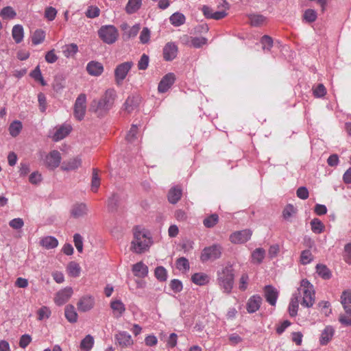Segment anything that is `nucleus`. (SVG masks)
Wrapping results in <instances>:
<instances>
[{
	"mask_svg": "<svg viewBox=\"0 0 351 351\" xmlns=\"http://www.w3.org/2000/svg\"><path fill=\"white\" fill-rule=\"evenodd\" d=\"M87 72L93 76H98L104 71L102 64L98 62L91 61L86 66Z\"/></svg>",
	"mask_w": 351,
	"mask_h": 351,
	"instance_id": "nucleus-24",
	"label": "nucleus"
},
{
	"mask_svg": "<svg viewBox=\"0 0 351 351\" xmlns=\"http://www.w3.org/2000/svg\"><path fill=\"white\" fill-rule=\"evenodd\" d=\"M221 255V247L219 245L214 244L204 248L200 259L202 262H206L208 260H216L220 258Z\"/></svg>",
	"mask_w": 351,
	"mask_h": 351,
	"instance_id": "nucleus-7",
	"label": "nucleus"
},
{
	"mask_svg": "<svg viewBox=\"0 0 351 351\" xmlns=\"http://www.w3.org/2000/svg\"><path fill=\"white\" fill-rule=\"evenodd\" d=\"M265 256V250L263 248L258 247L253 251L252 254V261L254 263L260 264L263 262Z\"/></svg>",
	"mask_w": 351,
	"mask_h": 351,
	"instance_id": "nucleus-37",
	"label": "nucleus"
},
{
	"mask_svg": "<svg viewBox=\"0 0 351 351\" xmlns=\"http://www.w3.org/2000/svg\"><path fill=\"white\" fill-rule=\"evenodd\" d=\"M176 76L173 73H169L162 77L158 86L159 93H166L174 84Z\"/></svg>",
	"mask_w": 351,
	"mask_h": 351,
	"instance_id": "nucleus-13",
	"label": "nucleus"
},
{
	"mask_svg": "<svg viewBox=\"0 0 351 351\" xmlns=\"http://www.w3.org/2000/svg\"><path fill=\"white\" fill-rule=\"evenodd\" d=\"M30 75L36 81L40 82L43 86H45L46 83L42 76L39 66H37L30 73Z\"/></svg>",
	"mask_w": 351,
	"mask_h": 351,
	"instance_id": "nucleus-49",
	"label": "nucleus"
},
{
	"mask_svg": "<svg viewBox=\"0 0 351 351\" xmlns=\"http://www.w3.org/2000/svg\"><path fill=\"white\" fill-rule=\"evenodd\" d=\"M209 276L204 273H195L191 276L192 282L197 285L202 286L209 282Z\"/></svg>",
	"mask_w": 351,
	"mask_h": 351,
	"instance_id": "nucleus-27",
	"label": "nucleus"
},
{
	"mask_svg": "<svg viewBox=\"0 0 351 351\" xmlns=\"http://www.w3.org/2000/svg\"><path fill=\"white\" fill-rule=\"evenodd\" d=\"M73 293V291L71 287H65L56 294L54 302L58 306H62L69 301Z\"/></svg>",
	"mask_w": 351,
	"mask_h": 351,
	"instance_id": "nucleus-11",
	"label": "nucleus"
},
{
	"mask_svg": "<svg viewBox=\"0 0 351 351\" xmlns=\"http://www.w3.org/2000/svg\"><path fill=\"white\" fill-rule=\"evenodd\" d=\"M344 260L351 265V243H348L344 247Z\"/></svg>",
	"mask_w": 351,
	"mask_h": 351,
	"instance_id": "nucleus-64",
	"label": "nucleus"
},
{
	"mask_svg": "<svg viewBox=\"0 0 351 351\" xmlns=\"http://www.w3.org/2000/svg\"><path fill=\"white\" fill-rule=\"evenodd\" d=\"M71 130L72 127L71 125L64 124L57 129L52 138L54 141H59L69 135Z\"/></svg>",
	"mask_w": 351,
	"mask_h": 351,
	"instance_id": "nucleus-21",
	"label": "nucleus"
},
{
	"mask_svg": "<svg viewBox=\"0 0 351 351\" xmlns=\"http://www.w3.org/2000/svg\"><path fill=\"white\" fill-rule=\"evenodd\" d=\"M78 52V47L75 43L65 45L62 47V53L66 58L73 57Z\"/></svg>",
	"mask_w": 351,
	"mask_h": 351,
	"instance_id": "nucleus-34",
	"label": "nucleus"
},
{
	"mask_svg": "<svg viewBox=\"0 0 351 351\" xmlns=\"http://www.w3.org/2000/svg\"><path fill=\"white\" fill-rule=\"evenodd\" d=\"M45 38V32L42 29H36L32 36V42L34 45L42 43Z\"/></svg>",
	"mask_w": 351,
	"mask_h": 351,
	"instance_id": "nucleus-41",
	"label": "nucleus"
},
{
	"mask_svg": "<svg viewBox=\"0 0 351 351\" xmlns=\"http://www.w3.org/2000/svg\"><path fill=\"white\" fill-rule=\"evenodd\" d=\"M73 242L77 250L79 252L83 251V239L80 234H75L73 236Z\"/></svg>",
	"mask_w": 351,
	"mask_h": 351,
	"instance_id": "nucleus-57",
	"label": "nucleus"
},
{
	"mask_svg": "<svg viewBox=\"0 0 351 351\" xmlns=\"http://www.w3.org/2000/svg\"><path fill=\"white\" fill-rule=\"evenodd\" d=\"M182 197V189L179 186L172 187L168 193V200L171 204H176Z\"/></svg>",
	"mask_w": 351,
	"mask_h": 351,
	"instance_id": "nucleus-26",
	"label": "nucleus"
},
{
	"mask_svg": "<svg viewBox=\"0 0 351 351\" xmlns=\"http://www.w3.org/2000/svg\"><path fill=\"white\" fill-rule=\"evenodd\" d=\"M94 343V339L90 335H87L84 338L80 343V348L84 351H89Z\"/></svg>",
	"mask_w": 351,
	"mask_h": 351,
	"instance_id": "nucleus-42",
	"label": "nucleus"
},
{
	"mask_svg": "<svg viewBox=\"0 0 351 351\" xmlns=\"http://www.w3.org/2000/svg\"><path fill=\"white\" fill-rule=\"evenodd\" d=\"M341 303L345 311V314H340L339 322L345 326H351V290L347 289L343 291L341 295Z\"/></svg>",
	"mask_w": 351,
	"mask_h": 351,
	"instance_id": "nucleus-5",
	"label": "nucleus"
},
{
	"mask_svg": "<svg viewBox=\"0 0 351 351\" xmlns=\"http://www.w3.org/2000/svg\"><path fill=\"white\" fill-rule=\"evenodd\" d=\"M177 45L172 42L167 43L162 50L163 58L165 61L173 60L178 55Z\"/></svg>",
	"mask_w": 351,
	"mask_h": 351,
	"instance_id": "nucleus-14",
	"label": "nucleus"
},
{
	"mask_svg": "<svg viewBox=\"0 0 351 351\" xmlns=\"http://www.w3.org/2000/svg\"><path fill=\"white\" fill-rule=\"evenodd\" d=\"M207 39L204 37H193L191 38V45L195 48H199L206 45Z\"/></svg>",
	"mask_w": 351,
	"mask_h": 351,
	"instance_id": "nucleus-54",
	"label": "nucleus"
},
{
	"mask_svg": "<svg viewBox=\"0 0 351 351\" xmlns=\"http://www.w3.org/2000/svg\"><path fill=\"white\" fill-rule=\"evenodd\" d=\"M134 275L138 278H145L148 275V267L142 261L134 264L132 267Z\"/></svg>",
	"mask_w": 351,
	"mask_h": 351,
	"instance_id": "nucleus-20",
	"label": "nucleus"
},
{
	"mask_svg": "<svg viewBox=\"0 0 351 351\" xmlns=\"http://www.w3.org/2000/svg\"><path fill=\"white\" fill-rule=\"evenodd\" d=\"M262 303V298L258 295H254L251 296L246 304V309L249 313H254L256 312Z\"/></svg>",
	"mask_w": 351,
	"mask_h": 351,
	"instance_id": "nucleus-17",
	"label": "nucleus"
},
{
	"mask_svg": "<svg viewBox=\"0 0 351 351\" xmlns=\"http://www.w3.org/2000/svg\"><path fill=\"white\" fill-rule=\"evenodd\" d=\"M312 231L315 234H320L324 230V225L317 218H314L311 221Z\"/></svg>",
	"mask_w": 351,
	"mask_h": 351,
	"instance_id": "nucleus-39",
	"label": "nucleus"
},
{
	"mask_svg": "<svg viewBox=\"0 0 351 351\" xmlns=\"http://www.w3.org/2000/svg\"><path fill=\"white\" fill-rule=\"evenodd\" d=\"M302 297L301 305L306 308H311L313 306L315 300V291L313 285L307 280L302 279L300 282V287L297 292L294 293L291 298L289 304V313L292 317L298 314L300 298Z\"/></svg>",
	"mask_w": 351,
	"mask_h": 351,
	"instance_id": "nucleus-1",
	"label": "nucleus"
},
{
	"mask_svg": "<svg viewBox=\"0 0 351 351\" xmlns=\"http://www.w3.org/2000/svg\"><path fill=\"white\" fill-rule=\"evenodd\" d=\"M141 101L142 97L139 95L135 94L129 96L123 104L124 110L127 112L131 113L138 108Z\"/></svg>",
	"mask_w": 351,
	"mask_h": 351,
	"instance_id": "nucleus-12",
	"label": "nucleus"
},
{
	"mask_svg": "<svg viewBox=\"0 0 351 351\" xmlns=\"http://www.w3.org/2000/svg\"><path fill=\"white\" fill-rule=\"evenodd\" d=\"M252 234L249 229L237 231L230 234V240L233 243H244L250 239Z\"/></svg>",
	"mask_w": 351,
	"mask_h": 351,
	"instance_id": "nucleus-10",
	"label": "nucleus"
},
{
	"mask_svg": "<svg viewBox=\"0 0 351 351\" xmlns=\"http://www.w3.org/2000/svg\"><path fill=\"white\" fill-rule=\"evenodd\" d=\"M139 39L141 43L146 44L150 40V30L147 27H143L141 32Z\"/></svg>",
	"mask_w": 351,
	"mask_h": 351,
	"instance_id": "nucleus-56",
	"label": "nucleus"
},
{
	"mask_svg": "<svg viewBox=\"0 0 351 351\" xmlns=\"http://www.w3.org/2000/svg\"><path fill=\"white\" fill-rule=\"evenodd\" d=\"M149 61V56L147 55H146L145 53H143L141 56V57L138 62V69L139 70H145L148 67Z\"/></svg>",
	"mask_w": 351,
	"mask_h": 351,
	"instance_id": "nucleus-55",
	"label": "nucleus"
},
{
	"mask_svg": "<svg viewBox=\"0 0 351 351\" xmlns=\"http://www.w3.org/2000/svg\"><path fill=\"white\" fill-rule=\"evenodd\" d=\"M100 10L97 6H89L86 12L88 18H95L99 15Z\"/></svg>",
	"mask_w": 351,
	"mask_h": 351,
	"instance_id": "nucleus-58",
	"label": "nucleus"
},
{
	"mask_svg": "<svg viewBox=\"0 0 351 351\" xmlns=\"http://www.w3.org/2000/svg\"><path fill=\"white\" fill-rule=\"evenodd\" d=\"M297 196L301 199H306L308 197V191L306 186H300L297 189Z\"/></svg>",
	"mask_w": 351,
	"mask_h": 351,
	"instance_id": "nucleus-63",
	"label": "nucleus"
},
{
	"mask_svg": "<svg viewBox=\"0 0 351 351\" xmlns=\"http://www.w3.org/2000/svg\"><path fill=\"white\" fill-rule=\"evenodd\" d=\"M134 240L131 243V249L136 254L147 251L152 244V237L149 231L136 226L134 229Z\"/></svg>",
	"mask_w": 351,
	"mask_h": 351,
	"instance_id": "nucleus-2",
	"label": "nucleus"
},
{
	"mask_svg": "<svg viewBox=\"0 0 351 351\" xmlns=\"http://www.w3.org/2000/svg\"><path fill=\"white\" fill-rule=\"evenodd\" d=\"M86 111V95L81 93L77 97L73 106V115L77 121L84 119Z\"/></svg>",
	"mask_w": 351,
	"mask_h": 351,
	"instance_id": "nucleus-6",
	"label": "nucleus"
},
{
	"mask_svg": "<svg viewBox=\"0 0 351 351\" xmlns=\"http://www.w3.org/2000/svg\"><path fill=\"white\" fill-rule=\"evenodd\" d=\"M110 94L106 90L103 96L98 99H94L89 110L95 113L98 117H103L108 114L109 110Z\"/></svg>",
	"mask_w": 351,
	"mask_h": 351,
	"instance_id": "nucleus-4",
	"label": "nucleus"
},
{
	"mask_svg": "<svg viewBox=\"0 0 351 351\" xmlns=\"http://www.w3.org/2000/svg\"><path fill=\"white\" fill-rule=\"evenodd\" d=\"M265 298L266 301L271 306H275L278 297V291L271 285H266L264 287Z\"/></svg>",
	"mask_w": 351,
	"mask_h": 351,
	"instance_id": "nucleus-16",
	"label": "nucleus"
},
{
	"mask_svg": "<svg viewBox=\"0 0 351 351\" xmlns=\"http://www.w3.org/2000/svg\"><path fill=\"white\" fill-rule=\"evenodd\" d=\"M99 38L105 43H110V25L102 26L98 32Z\"/></svg>",
	"mask_w": 351,
	"mask_h": 351,
	"instance_id": "nucleus-44",
	"label": "nucleus"
},
{
	"mask_svg": "<svg viewBox=\"0 0 351 351\" xmlns=\"http://www.w3.org/2000/svg\"><path fill=\"white\" fill-rule=\"evenodd\" d=\"M317 18V12L313 9H307L303 14V20L307 23H313Z\"/></svg>",
	"mask_w": 351,
	"mask_h": 351,
	"instance_id": "nucleus-46",
	"label": "nucleus"
},
{
	"mask_svg": "<svg viewBox=\"0 0 351 351\" xmlns=\"http://www.w3.org/2000/svg\"><path fill=\"white\" fill-rule=\"evenodd\" d=\"M335 333V330L331 326H327L322 330L320 338L319 343L322 346H325L328 344V343L332 339Z\"/></svg>",
	"mask_w": 351,
	"mask_h": 351,
	"instance_id": "nucleus-23",
	"label": "nucleus"
},
{
	"mask_svg": "<svg viewBox=\"0 0 351 351\" xmlns=\"http://www.w3.org/2000/svg\"><path fill=\"white\" fill-rule=\"evenodd\" d=\"M132 66L133 62L130 61L123 62L116 67L114 69V78L117 85L120 86L123 84L124 79L126 77Z\"/></svg>",
	"mask_w": 351,
	"mask_h": 351,
	"instance_id": "nucleus-8",
	"label": "nucleus"
},
{
	"mask_svg": "<svg viewBox=\"0 0 351 351\" xmlns=\"http://www.w3.org/2000/svg\"><path fill=\"white\" fill-rule=\"evenodd\" d=\"M40 244L46 249H53L58 246V241L55 237L49 236L43 238Z\"/></svg>",
	"mask_w": 351,
	"mask_h": 351,
	"instance_id": "nucleus-30",
	"label": "nucleus"
},
{
	"mask_svg": "<svg viewBox=\"0 0 351 351\" xmlns=\"http://www.w3.org/2000/svg\"><path fill=\"white\" fill-rule=\"evenodd\" d=\"M61 160L60 153L57 150H53L45 156L44 164L49 169L53 170L60 165Z\"/></svg>",
	"mask_w": 351,
	"mask_h": 351,
	"instance_id": "nucleus-9",
	"label": "nucleus"
},
{
	"mask_svg": "<svg viewBox=\"0 0 351 351\" xmlns=\"http://www.w3.org/2000/svg\"><path fill=\"white\" fill-rule=\"evenodd\" d=\"M326 94V89L322 84L317 85L316 88L313 89V95L315 97L320 98L324 97Z\"/></svg>",
	"mask_w": 351,
	"mask_h": 351,
	"instance_id": "nucleus-61",
	"label": "nucleus"
},
{
	"mask_svg": "<svg viewBox=\"0 0 351 351\" xmlns=\"http://www.w3.org/2000/svg\"><path fill=\"white\" fill-rule=\"evenodd\" d=\"M95 305L94 298L88 295H84L80 298L77 303V307L80 312H86L91 310Z\"/></svg>",
	"mask_w": 351,
	"mask_h": 351,
	"instance_id": "nucleus-15",
	"label": "nucleus"
},
{
	"mask_svg": "<svg viewBox=\"0 0 351 351\" xmlns=\"http://www.w3.org/2000/svg\"><path fill=\"white\" fill-rule=\"evenodd\" d=\"M263 50L269 51L273 46V39L267 35L263 36L261 39Z\"/></svg>",
	"mask_w": 351,
	"mask_h": 351,
	"instance_id": "nucleus-48",
	"label": "nucleus"
},
{
	"mask_svg": "<svg viewBox=\"0 0 351 351\" xmlns=\"http://www.w3.org/2000/svg\"><path fill=\"white\" fill-rule=\"evenodd\" d=\"M171 23L175 27H179L185 23L186 18L180 12L173 13L169 18Z\"/></svg>",
	"mask_w": 351,
	"mask_h": 351,
	"instance_id": "nucleus-35",
	"label": "nucleus"
},
{
	"mask_svg": "<svg viewBox=\"0 0 351 351\" xmlns=\"http://www.w3.org/2000/svg\"><path fill=\"white\" fill-rule=\"evenodd\" d=\"M217 282L223 293L232 292L234 281V273L232 265L228 264L221 270L217 271Z\"/></svg>",
	"mask_w": 351,
	"mask_h": 351,
	"instance_id": "nucleus-3",
	"label": "nucleus"
},
{
	"mask_svg": "<svg viewBox=\"0 0 351 351\" xmlns=\"http://www.w3.org/2000/svg\"><path fill=\"white\" fill-rule=\"evenodd\" d=\"M141 4V0H129L125 6V11L128 14H134L140 9Z\"/></svg>",
	"mask_w": 351,
	"mask_h": 351,
	"instance_id": "nucleus-33",
	"label": "nucleus"
},
{
	"mask_svg": "<svg viewBox=\"0 0 351 351\" xmlns=\"http://www.w3.org/2000/svg\"><path fill=\"white\" fill-rule=\"evenodd\" d=\"M66 271L69 276L76 278L80 275L81 267L77 263L71 261L66 266Z\"/></svg>",
	"mask_w": 351,
	"mask_h": 351,
	"instance_id": "nucleus-28",
	"label": "nucleus"
},
{
	"mask_svg": "<svg viewBox=\"0 0 351 351\" xmlns=\"http://www.w3.org/2000/svg\"><path fill=\"white\" fill-rule=\"evenodd\" d=\"M250 20V23L252 26H258L261 25L265 18L263 15L260 14H252L249 16Z\"/></svg>",
	"mask_w": 351,
	"mask_h": 351,
	"instance_id": "nucleus-51",
	"label": "nucleus"
},
{
	"mask_svg": "<svg viewBox=\"0 0 351 351\" xmlns=\"http://www.w3.org/2000/svg\"><path fill=\"white\" fill-rule=\"evenodd\" d=\"M0 16L3 19H13L16 16V12L11 7L8 6L1 10Z\"/></svg>",
	"mask_w": 351,
	"mask_h": 351,
	"instance_id": "nucleus-50",
	"label": "nucleus"
},
{
	"mask_svg": "<svg viewBox=\"0 0 351 351\" xmlns=\"http://www.w3.org/2000/svg\"><path fill=\"white\" fill-rule=\"evenodd\" d=\"M64 315L66 319L71 323H75L77 321V313L73 305L66 306Z\"/></svg>",
	"mask_w": 351,
	"mask_h": 351,
	"instance_id": "nucleus-29",
	"label": "nucleus"
},
{
	"mask_svg": "<svg viewBox=\"0 0 351 351\" xmlns=\"http://www.w3.org/2000/svg\"><path fill=\"white\" fill-rule=\"evenodd\" d=\"M219 221V216L217 214L214 213L208 216L203 220V224L206 228H213Z\"/></svg>",
	"mask_w": 351,
	"mask_h": 351,
	"instance_id": "nucleus-38",
	"label": "nucleus"
},
{
	"mask_svg": "<svg viewBox=\"0 0 351 351\" xmlns=\"http://www.w3.org/2000/svg\"><path fill=\"white\" fill-rule=\"evenodd\" d=\"M23 129L21 121L16 120L10 123L8 128L9 133L12 137H16Z\"/></svg>",
	"mask_w": 351,
	"mask_h": 351,
	"instance_id": "nucleus-31",
	"label": "nucleus"
},
{
	"mask_svg": "<svg viewBox=\"0 0 351 351\" xmlns=\"http://www.w3.org/2000/svg\"><path fill=\"white\" fill-rule=\"evenodd\" d=\"M169 286L175 293L180 292L183 288L182 282L178 279L171 280Z\"/></svg>",
	"mask_w": 351,
	"mask_h": 351,
	"instance_id": "nucleus-59",
	"label": "nucleus"
},
{
	"mask_svg": "<svg viewBox=\"0 0 351 351\" xmlns=\"http://www.w3.org/2000/svg\"><path fill=\"white\" fill-rule=\"evenodd\" d=\"M141 29V26L139 24H135L133 25L128 32H125L123 34L122 38L124 40H128L131 38L135 37L139 30Z\"/></svg>",
	"mask_w": 351,
	"mask_h": 351,
	"instance_id": "nucleus-40",
	"label": "nucleus"
},
{
	"mask_svg": "<svg viewBox=\"0 0 351 351\" xmlns=\"http://www.w3.org/2000/svg\"><path fill=\"white\" fill-rule=\"evenodd\" d=\"M99 185H100V180L98 177L97 171L96 169H93V178H92V182H91L92 191L94 193L97 192Z\"/></svg>",
	"mask_w": 351,
	"mask_h": 351,
	"instance_id": "nucleus-52",
	"label": "nucleus"
},
{
	"mask_svg": "<svg viewBox=\"0 0 351 351\" xmlns=\"http://www.w3.org/2000/svg\"><path fill=\"white\" fill-rule=\"evenodd\" d=\"M176 265L177 268L180 270L184 269L186 271L190 268L189 261L185 257L179 258L176 261Z\"/></svg>",
	"mask_w": 351,
	"mask_h": 351,
	"instance_id": "nucleus-53",
	"label": "nucleus"
},
{
	"mask_svg": "<svg viewBox=\"0 0 351 351\" xmlns=\"http://www.w3.org/2000/svg\"><path fill=\"white\" fill-rule=\"evenodd\" d=\"M82 165V159L80 157H74L62 163L61 169L66 171H73L78 169Z\"/></svg>",
	"mask_w": 351,
	"mask_h": 351,
	"instance_id": "nucleus-18",
	"label": "nucleus"
},
{
	"mask_svg": "<svg viewBox=\"0 0 351 351\" xmlns=\"http://www.w3.org/2000/svg\"><path fill=\"white\" fill-rule=\"evenodd\" d=\"M138 127L136 124H132L128 131L125 138L130 143H133L137 138Z\"/></svg>",
	"mask_w": 351,
	"mask_h": 351,
	"instance_id": "nucleus-45",
	"label": "nucleus"
},
{
	"mask_svg": "<svg viewBox=\"0 0 351 351\" xmlns=\"http://www.w3.org/2000/svg\"><path fill=\"white\" fill-rule=\"evenodd\" d=\"M87 208L84 204H75L71 210V215L74 218H80L87 214Z\"/></svg>",
	"mask_w": 351,
	"mask_h": 351,
	"instance_id": "nucleus-25",
	"label": "nucleus"
},
{
	"mask_svg": "<svg viewBox=\"0 0 351 351\" xmlns=\"http://www.w3.org/2000/svg\"><path fill=\"white\" fill-rule=\"evenodd\" d=\"M316 272L321 278L324 280H328L332 276L330 270L327 267L326 265L323 264H317L316 265Z\"/></svg>",
	"mask_w": 351,
	"mask_h": 351,
	"instance_id": "nucleus-32",
	"label": "nucleus"
},
{
	"mask_svg": "<svg viewBox=\"0 0 351 351\" xmlns=\"http://www.w3.org/2000/svg\"><path fill=\"white\" fill-rule=\"evenodd\" d=\"M156 278L160 282L167 280V269L162 266H158L156 267L154 271Z\"/></svg>",
	"mask_w": 351,
	"mask_h": 351,
	"instance_id": "nucleus-43",
	"label": "nucleus"
},
{
	"mask_svg": "<svg viewBox=\"0 0 351 351\" xmlns=\"http://www.w3.org/2000/svg\"><path fill=\"white\" fill-rule=\"evenodd\" d=\"M115 339L118 345L122 348L128 347L133 344L131 335L125 331L117 334Z\"/></svg>",
	"mask_w": 351,
	"mask_h": 351,
	"instance_id": "nucleus-19",
	"label": "nucleus"
},
{
	"mask_svg": "<svg viewBox=\"0 0 351 351\" xmlns=\"http://www.w3.org/2000/svg\"><path fill=\"white\" fill-rule=\"evenodd\" d=\"M125 311V306L120 300L111 302V313L114 317L119 318L121 317Z\"/></svg>",
	"mask_w": 351,
	"mask_h": 351,
	"instance_id": "nucleus-22",
	"label": "nucleus"
},
{
	"mask_svg": "<svg viewBox=\"0 0 351 351\" xmlns=\"http://www.w3.org/2000/svg\"><path fill=\"white\" fill-rule=\"evenodd\" d=\"M38 319L39 320H43L44 319L48 318L51 314V311L49 308L47 306H43L38 310Z\"/></svg>",
	"mask_w": 351,
	"mask_h": 351,
	"instance_id": "nucleus-60",
	"label": "nucleus"
},
{
	"mask_svg": "<svg viewBox=\"0 0 351 351\" xmlns=\"http://www.w3.org/2000/svg\"><path fill=\"white\" fill-rule=\"evenodd\" d=\"M13 39L16 43H19L23 40L24 32L23 27L21 25H16L13 27L12 31Z\"/></svg>",
	"mask_w": 351,
	"mask_h": 351,
	"instance_id": "nucleus-36",
	"label": "nucleus"
},
{
	"mask_svg": "<svg viewBox=\"0 0 351 351\" xmlns=\"http://www.w3.org/2000/svg\"><path fill=\"white\" fill-rule=\"evenodd\" d=\"M45 58L47 62L53 64L58 60V58L56 54L55 49H51L45 54Z\"/></svg>",
	"mask_w": 351,
	"mask_h": 351,
	"instance_id": "nucleus-62",
	"label": "nucleus"
},
{
	"mask_svg": "<svg viewBox=\"0 0 351 351\" xmlns=\"http://www.w3.org/2000/svg\"><path fill=\"white\" fill-rule=\"evenodd\" d=\"M313 260V255L309 250L302 252L300 255V262L302 265L310 263Z\"/></svg>",
	"mask_w": 351,
	"mask_h": 351,
	"instance_id": "nucleus-47",
	"label": "nucleus"
}]
</instances>
